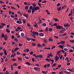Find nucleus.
I'll use <instances>...</instances> for the list:
<instances>
[{
    "mask_svg": "<svg viewBox=\"0 0 74 74\" xmlns=\"http://www.w3.org/2000/svg\"><path fill=\"white\" fill-rule=\"evenodd\" d=\"M28 12H29V14H30L31 13V12H32V10L29 9V10H27Z\"/></svg>",
    "mask_w": 74,
    "mask_h": 74,
    "instance_id": "obj_24",
    "label": "nucleus"
},
{
    "mask_svg": "<svg viewBox=\"0 0 74 74\" xmlns=\"http://www.w3.org/2000/svg\"><path fill=\"white\" fill-rule=\"evenodd\" d=\"M56 65V63H55L54 64H53L52 66V67H54V66H55Z\"/></svg>",
    "mask_w": 74,
    "mask_h": 74,
    "instance_id": "obj_43",
    "label": "nucleus"
},
{
    "mask_svg": "<svg viewBox=\"0 0 74 74\" xmlns=\"http://www.w3.org/2000/svg\"><path fill=\"white\" fill-rule=\"evenodd\" d=\"M31 36H33V37L34 38H36V36H35V35H34L31 34Z\"/></svg>",
    "mask_w": 74,
    "mask_h": 74,
    "instance_id": "obj_52",
    "label": "nucleus"
},
{
    "mask_svg": "<svg viewBox=\"0 0 74 74\" xmlns=\"http://www.w3.org/2000/svg\"><path fill=\"white\" fill-rule=\"evenodd\" d=\"M39 35L40 37H42L44 36V34L42 33H40L39 34Z\"/></svg>",
    "mask_w": 74,
    "mask_h": 74,
    "instance_id": "obj_6",
    "label": "nucleus"
},
{
    "mask_svg": "<svg viewBox=\"0 0 74 74\" xmlns=\"http://www.w3.org/2000/svg\"><path fill=\"white\" fill-rule=\"evenodd\" d=\"M53 25L55 26H56V29H63V27L59 25H58V24L57 23H54Z\"/></svg>",
    "mask_w": 74,
    "mask_h": 74,
    "instance_id": "obj_1",
    "label": "nucleus"
},
{
    "mask_svg": "<svg viewBox=\"0 0 74 74\" xmlns=\"http://www.w3.org/2000/svg\"><path fill=\"white\" fill-rule=\"evenodd\" d=\"M4 54H5V55L7 56V51H4Z\"/></svg>",
    "mask_w": 74,
    "mask_h": 74,
    "instance_id": "obj_40",
    "label": "nucleus"
},
{
    "mask_svg": "<svg viewBox=\"0 0 74 74\" xmlns=\"http://www.w3.org/2000/svg\"><path fill=\"white\" fill-rule=\"evenodd\" d=\"M60 3H58L57 5V7H59V6H60Z\"/></svg>",
    "mask_w": 74,
    "mask_h": 74,
    "instance_id": "obj_48",
    "label": "nucleus"
},
{
    "mask_svg": "<svg viewBox=\"0 0 74 74\" xmlns=\"http://www.w3.org/2000/svg\"><path fill=\"white\" fill-rule=\"evenodd\" d=\"M14 40L16 42H18V39H17V38H15L14 39Z\"/></svg>",
    "mask_w": 74,
    "mask_h": 74,
    "instance_id": "obj_29",
    "label": "nucleus"
},
{
    "mask_svg": "<svg viewBox=\"0 0 74 74\" xmlns=\"http://www.w3.org/2000/svg\"><path fill=\"white\" fill-rule=\"evenodd\" d=\"M23 22L24 23H26V20H25V19H23Z\"/></svg>",
    "mask_w": 74,
    "mask_h": 74,
    "instance_id": "obj_47",
    "label": "nucleus"
},
{
    "mask_svg": "<svg viewBox=\"0 0 74 74\" xmlns=\"http://www.w3.org/2000/svg\"><path fill=\"white\" fill-rule=\"evenodd\" d=\"M45 60L47 62H51V59H48V58H46Z\"/></svg>",
    "mask_w": 74,
    "mask_h": 74,
    "instance_id": "obj_12",
    "label": "nucleus"
},
{
    "mask_svg": "<svg viewBox=\"0 0 74 74\" xmlns=\"http://www.w3.org/2000/svg\"><path fill=\"white\" fill-rule=\"evenodd\" d=\"M67 70H69V71H70L71 72H73L74 71L72 70L71 69H67Z\"/></svg>",
    "mask_w": 74,
    "mask_h": 74,
    "instance_id": "obj_25",
    "label": "nucleus"
},
{
    "mask_svg": "<svg viewBox=\"0 0 74 74\" xmlns=\"http://www.w3.org/2000/svg\"><path fill=\"white\" fill-rule=\"evenodd\" d=\"M16 53L17 55H22V54L21 53H20V52H18V51Z\"/></svg>",
    "mask_w": 74,
    "mask_h": 74,
    "instance_id": "obj_19",
    "label": "nucleus"
},
{
    "mask_svg": "<svg viewBox=\"0 0 74 74\" xmlns=\"http://www.w3.org/2000/svg\"><path fill=\"white\" fill-rule=\"evenodd\" d=\"M14 35H12V37H11V38L12 39H14Z\"/></svg>",
    "mask_w": 74,
    "mask_h": 74,
    "instance_id": "obj_62",
    "label": "nucleus"
},
{
    "mask_svg": "<svg viewBox=\"0 0 74 74\" xmlns=\"http://www.w3.org/2000/svg\"><path fill=\"white\" fill-rule=\"evenodd\" d=\"M53 19L54 20H55V21L56 22H58V21H59V20L58 18H53Z\"/></svg>",
    "mask_w": 74,
    "mask_h": 74,
    "instance_id": "obj_13",
    "label": "nucleus"
},
{
    "mask_svg": "<svg viewBox=\"0 0 74 74\" xmlns=\"http://www.w3.org/2000/svg\"><path fill=\"white\" fill-rule=\"evenodd\" d=\"M59 57H57V58L56 59L55 62H58V60H59Z\"/></svg>",
    "mask_w": 74,
    "mask_h": 74,
    "instance_id": "obj_27",
    "label": "nucleus"
},
{
    "mask_svg": "<svg viewBox=\"0 0 74 74\" xmlns=\"http://www.w3.org/2000/svg\"><path fill=\"white\" fill-rule=\"evenodd\" d=\"M18 13V14H20V16H22V13H21V12H19L18 11H17Z\"/></svg>",
    "mask_w": 74,
    "mask_h": 74,
    "instance_id": "obj_21",
    "label": "nucleus"
},
{
    "mask_svg": "<svg viewBox=\"0 0 74 74\" xmlns=\"http://www.w3.org/2000/svg\"><path fill=\"white\" fill-rule=\"evenodd\" d=\"M18 59L19 60H20V61H22V58L20 57H18Z\"/></svg>",
    "mask_w": 74,
    "mask_h": 74,
    "instance_id": "obj_41",
    "label": "nucleus"
},
{
    "mask_svg": "<svg viewBox=\"0 0 74 74\" xmlns=\"http://www.w3.org/2000/svg\"><path fill=\"white\" fill-rule=\"evenodd\" d=\"M12 60L14 62H15V61H16V59H12Z\"/></svg>",
    "mask_w": 74,
    "mask_h": 74,
    "instance_id": "obj_55",
    "label": "nucleus"
},
{
    "mask_svg": "<svg viewBox=\"0 0 74 74\" xmlns=\"http://www.w3.org/2000/svg\"><path fill=\"white\" fill-rule=\"evenodd\" d=\"M7 16L5 14L4 15H3V17L5 18L6 17H7Z\"/></svg>",
    "mask_w": 74,
    "mask_h": 74,
    "instance_id": "obj_56",
    "label": "nucleus"
},
{
    "mask_svg": "<svg viewBox=\"0 0 74 74\" xmlns=\"http://www.w3.org/2000/svg\"><path fill=\"white\" fill-rule=\"evenodd\" d=\"M4 27V26L3 25H0V28L1 29H3Z\"/></svg>",
    "mask_w": 74,
    "mask_h": 74,
    "instance_id": "obj_22",
    "label": "nucleus"
},
{
    "mask_svg": "<svg viewBox=\"0 0 74 74\" xmlns=\"http://www.w3.org/2000/svg\"><path fill=\"white\" fill-rule=\"evenodd\" d=\"M62 7H58L57 8V9L59 11H61V10H62Z\"/></svg>",
    "mask_w": 74,
    "mask_h": 74,
    "instance_id": "obj_14",
    "label": "nucleus"
},
{
    "mask_svg": "<svg viewBox=\"0 0 74 74\" xmlns=\"http://www.w3.org/2000/svg\"><path fill=\"white\" fill-rule=\"evenodd\" d=\"M49 40L50 41H52L53 39L51 38H49Z\"/></svg>",
    "mask_w": 74,
    "mask_h": 74,
    "instance_id": "obj_26",
    "label": "nucleus"
},
{
    "mask_svg": "<svg viewBox=\"0 0 74 74\" xmlns=\"http://www.w3.org/2000/svg\"><path fill=\"white\" fill-rule=\"evenodd\" d=\"M56 47V46H54L53 47L51 48V49H54V48H55Z\"/></svg>",
    "mask_w": 74,
    "mask_h": 74,
    "instance_id": "obj_61",
    "label": "nucleus"
},
{
    "mask_svg": "<svg viewBox=\"0 0 74 74\" xmlns=\"http://www.w3.org/2000/svg\"><path fill=\"white\" fill-rule=\"evenodd\" d=\"M32 34L34 35H37V36H38V33L37 32H35L34 31L32 32Z\"/></svg>",
    "mask_w": 74,
    "mask_h": 74,
    "instance_id": "obj_3",
    "label": "nucleus"
},
{
    "mask_svg": "<svg viewBox=\"0 0 74 74\" xmlns=\"http://www.w3.org/2000/svg\"><path fill=\"white\" fill-rule=\"evenodd\" d=\"M27 40H28V41H30V40H31L32 38H29V37H27V38H26Z\"/></svg>",
    "mask_w": 74,
    "mask_h": 74,
    "instance_id": "obj_8",
    "label": "nucleus"
},
{
    "mask_svg": "<svg viewBox=\"0 0 74 74\" xmlns=\"http://www.w3.org/2000/svg\"><path fill=\"white\" fill-rule=\"evenodd\" d=\"M52 30H53V29L50 28L49 29V32H51Z\"/></svg>",
    "mask_w": 74,
    "mask_h": 74,
    "instance_id": "obj_34",
    "label": "nucleus"
},
{
    "mask_svg": "<svg viewBox=\"0 0 74 74\" xmlns=\"http://www.w3.org/2000/svg\"><path fill=\"white\" fill-rule=\"evenodd\" d=\"M34 69L35 70H36V71H40V68L37 67H34Z\"/></svg>",
    "mask_w": 74,
    "mask_h": 74,
    "instance_id": "obj_2",
    "label": "nucleus"
},
{
    "mask_svg": "<svg viewBox=\"0 0 74 74\" xmlns=\"http://www.w3.org/2000/svg\"><path fill=\"white\" fill-rule=\"evenodd\" d=\"M58 47H60V48H61L62 49H63V46L62 45L59 46Z\"/></svg>",
    "mask_w": 74,
    "mask_h": 74,
    "instance_id": "obj_38",
    "label": "nucleus"
},
{
    "mask_svg": "<svg viewBox=\"0 0 74 74\" xmlns=\"http://www.w3.org/2000/svg\"><path fill=\"white\" fill-rule=\"evenodd\" d=\"M21 36L23 38H24L25 37V36H24V34L23 33H22L21 34Z\"/></svg>",
    "mask_w": 74,
    "mask_h": 74,
    "instance_id": "obj_11",
    "label": "nucleus"
},
{
    "mask_svg": "<svg viewBox=\"0 0 74 74\" xmlns=\"http://www.w3.org/2000/svg\"><path fill=\"white\" fill-rule=\"evenodd\" d=\"M1 25H3V26H5V23H1Z\"/></svg>",
    "mask_w": 74,
    "mask_h": 74,
    "instance_id": "obj_59",
    "label": "nucleus"
},
{
    "mask_svg": "<svg viewBox=\"0 0 74 74\" xmlns=\"http://www.w3.org/2000/svg\"><path fill=\"white\" fill-rule=\"evenodd\" d=\"M27 26L28 27H30V25L29 23H27Z\"/></svg>",
    "mask_w": 74,
    "mask_h": 74,
    "instance_id": "obj_58",
    "label": "nucleus"
},
{
    "mask_svg": "<svg viewBox=\"0 0 74 74\" xmlns=\"http://www.w3.org/2000/svg\"><path fill=\"white\" fill-rule=\"evenodd\" d=\"M16 56V53H14V54H13L11 56V58H12V57H15V56Z\"/></svg>",
    "mask_w": 74,
    "mask_h": 74,
    "instance_id": "obj_9",
    "label": "nucleus"
},
{
    "mask_svg": "<svg viewBox=\"0 0 74 74\" xmlns=\"http://www.w3.org/2000/svg\"><path fill=\"white\" fill-rule=\"evenodd\" d=\"M61 43L62 44H64V43H65V41H61Z\"/></svg>",
    "mask_w": 74,
    "mask_h": 74,
    "instance_id": "obj_30",
    "label": "nucleus"
},
{
    "mask_svg": "<svg viewBox=\"0 0 74 74\" xmlns=\"http://www.w3.org/2000/svg\"><path fill=\"white\" fill-rule=\"evenodd\" d=\"M23 45V44H21V43H19L18 46L19 47H22Z\"/></svg>",
    "mask_w": 74,
    "mask_h": 74,
    "instance_id": "obj_31",
    "label": "nucleus"
},
{
    "mask_svg": "<svg viewBox=\"0 0 74 74\" xmlns=\"http://www.w3.org/2000/svg\"><path fill=\"white\" fill-rule=\"evenodd\" d=\"M69 52H73V50L72 49H71L69 51Z\"/></svg>",
    "mask_w": 74,
    "mask_h": 74,
    "instance_id": "obj_37",
    "label": "nucleus"
},
{
    "mask_svg": "<svg viewBox=\"0 0 74 74\" xmlns=\"http://www.w3.org/2000/svg\"><path fill=\"white\" fill-rule=\"evenodd\" d=\"M34 11H35V10L34 9L32 10V14H34Z\"/></svg>",
    "mask_w": 74,
    "mask_h": 74,
    "instance_id": "obj_49",
    "label": "nucleus"
},
{
    "mask_svg": "<svg viewBox=\"0 0 74 74\" xmlns=\"http://www.w3.org/2000/svg\"><path fill=\"white\" fill-rule=\"evenodd\" d=\"M23 16H25L26 18H28V17H29V15L27 14H23Z\"/></svg>",
    "mask_w": 74,
    "mask_h": 74,
    "instance_id": "obj_7",
    "label": "nucleus"
},
{
    "mask_svg": "<svg viewBox=\"0 0 74 74\" xmlns=\"http://www.w3.org/2000/svg\"><path fill=\"white\" fill-rule=\"evenodd\" d=\"M33 7L32 6H29V10H33Z\"/></svg>",
    "mask_w": 74,
    "mask_h": 74,
    "instance_id": "obj_23",
    "label": "nucleus"
},
{
    "mask_svg": "<svg viewBox=\"0 0 74 74\" xmlns=\"http://www.w3.org/2000/svg\"><path fill=\"white\" fill-rule=\"evenodd\" d=\"M40 9V7H38V6H37L35 7V8L34 9V10L35 11H37V10H38Z\"/></svg>",
    "mask_w": 74,
    "mask_h": 74,
    "instance_id": "obj_4",
    "label": "nucleus"
},
{
    "mask_svg": "<svg viewBox=\"0 0 74 74\" xmlns=\"http://www.w3.org/2000/svg\"><path fill=\"white\" fill-rule=\"evenodd\" d=\"M6 32L7 33H9L10 32V29H8V28H7L6 29H5Z\"/></svg>",
    "mask_w": 74,
    "mask_h": 74,
    "instance_id": "obj_10",
    "label": "nucleus"
},
{
    "mask_svg": "<svg viewBox=\"0 0 74 74\" xmlns=\"http://www.w3.org/2000/svg\"><path fill=\"white\" fill-rule=\"evenodd\" d=\"M11 70H14V68H13V66H12V65H11Z\"/></svg>",
    "mask_w": 74,
    "mask_h": 74,
    "instance_id": "obj_44",
    "label": "nucleus"
},
{
    "mask_svg": "<svg viewBox=\"0 0 74 74\" xmlns=\"http://www.w3.org/2000/svg\"><path fill=\"white\" fill-rule=\"evenodd\" d=\"M70 42H73L74 43V40H70L69 41Z\"/></svg>",
    "mask_w": 74,
    "mask_h": 74,
    "instance_id": "obj_63",
    "label": "nucleus"
},
{
    "mask_svg": "<svg viewBox=\"0 0 74 74\" xmlns=\"http://www.w3.org/2000/svg\"><path fill=\"white\" fill-rule=\"evenodd\" d=\"M25 64H27V65H30V64H31V63H29V62H27Z\"/></svg>",
    "mask_w": 74,
    "mask_h": 74,
    "instance_id": "obj_32",
    "label": "nucleus"
},
{
    "mask_svg": "<svg viewBox=\"0 0 74 74\" xmlns=\"http://www.w3.org/2000/svg\"><path fill=\"white\" fill-rule=\"evenodd\" d=\"M16 23H18L19 24H22V22L21 21H17Z\"/></svg>",
    "mask_w": 74,
    "mask_h": 74,
    "instance_id": "obj_5",
    "label": "nucleus"
},
{
    "mask_svg": "<svg viewBox=\"0 0 74 74\" xmlns=\"http://www.w3.org/2000/svg\"><path fill=\"white\" fill-rule=\"evenodd\" d=\"M32 5L33 7H36V5L35 4V3H33Z\"/></svg>",
    "mask_w": 74,
    "mask_h": 74,
    "instance_id": "obj_39",
    "label": "nucleus"
},
{
    "mask_svg": "<svg viewBox=\"0 0 74 74\" xmlns=\"http://www.w3.org/2000/svg\"><path fill=\"white\" fill-rule=\"evenodd\" d=\"M45 32H48V27H47L45 29Z\"/></svg>",
    "mask_w": 74,
    "mask_h": 74,
    "instance_id": "obj_46",
    "label": "nucleus"
},
{
    "mask_svg": "<svg viewBox=\"0 0 74 74\" xmlns=\"http://www.w3.org/2000/svg\"><path fill=\"white\" fill-rule=\"evenodd\" d=\"M60 52H62L63 53H64L65 52V51H64L63 50H62L60 51Z\"/></svg>",
    "mask_w": 74,
    "mask_h": 74,
    "instance_id": "obj_60",
    "label": "nucleus"
},
{
    "mask_svg": "<svg viewBox=\"0 0 74 74\" xmlns=\"http://www.w3.org/2000/svg\"><path fill=\"white\" fill-rule=\"evenodd\" d=\"M32 41H36V39L32 38Z\"/></svg>",
    "mask_w": 74,
    "mask_h": 74,
    "instance_id": "obj_54",
    "label": "nucleus"
},
{
    "mask_svg": "<svg viewBox=\"0 0 74 74\" xmlns=\"http://www.w3.org/2000/svg\"><path fill=\"white\" fill-rule=\"evenodd\" d=\"M4 33H3L1 35V38H2V37H4Z\"/></svg>",
    "mask_w": 74,
    "mask_h": 74,
    "instance_id": "obj_42",
    "label": "nucleus"
},
{
    "mask_svg": "<svg viewBox=\"0 0 74 74\" xmlns=\"http://www.w3.org/2000/svg\"><path fill=\"white\" fill-rule=\"evenodd\" d=\"M61 52V51H57V52L56 53L57 55H59L60 54V53Z\"/></svg>",
    "mask_w": 74,
    "mask_h": 74,
    "instance_id": "obj_15",
    "label": "nucleus"
},
{
    "mask_svg": "<svg viewBox=\"0 0 74 74\" xmlns=\"http://www.w3.org/2000/svg\"><path fill=\"white\" fill-rule=\"evenodd\" d=\"M4 39L5 40V41H7V40H8V37H4Z\"/></svg>",
    "mask_w": 74,
    "mask_h": 74,
    "instance_id": "obj_18",
    "label": "nucleus"
},
{
    "mask_svg": "<svg viewBox=\"0 0 74 74\" xmlns=\"http://www.w3.org/2000/svg\"><path fill=\"white\" fill-rule=\"evenodd\" d=\"M37 46L38 47H41V45L39 43H38L37 44Z\"/></svg>",
    "mask_w": 74,
    "mask_h": 74,
    "instance_id": "obj_45",
    "label": "nucleus"
},
{
    "mask_svg": "<svg viewBox=\"0 0 74 74\" xmlns=\"http://www.w3.org/2000/svg\"><path fill=\"white\" fill-rule=\"evenodd\" d=\"M13 66H17V63H13Z\"/></svg>",
    "mask_w": 74,
    "mask_h": 74,
    "instance_id": "obj_36",
    "label": "nucleus"
},
{
    "mask_svg": "<svg viewBox=\"0 0 74 74\" xmlns=\"http://www.w3.org/2000/svg\"><path fill=\"white\" fill-rule=\"evenodd\" d=\"M43 41L44 42H45L46 44H47V40H45V39H44L43 40Z\"/></svg>",
    "mask_w": 74,
    "mask_h": 74,
    "instance_id": "obj_20",
    "label": "nucleus"
},
{
    "mask_svg": "<svg viewBox=\"0 0 74 74\" xmlns=\"http://www.w3.org/2000/svg\"><path fill=\"white\" fill-rule=\"evenodd\" d=\"M50 64H47V67H49V66H50Z\"/></svg>",
    "mask_w": 74,
    "mask_h": 74,
    "instance_id": "obj_51",
    "label": "nucleus"
},
{
    "mask_svg": "<svg viewBox=\"0 0 74 74\" xmlns=\"http://www.w3.org/2000/svg\"><path fill=\"white\" fill-rule=\"evenodd\" d=\"M30 55H32L33 53H34V52H33V51L31 52H30Z\"/></svg>",
    "mask_w": 74,
    "mask_h": 74,
    "instance_id": "obj_50",
    "label": "nucleus"
},
{
    "mask_svg": "<svg viewBox=\"0 0 74 74\" xmlns=\"http://www.w3.org/2000/svg\"><path fill=\"white\" fill-rule=\"evenodd\" d=\"M38 22L39 24H41V22H42V21H41V20L39 19V21H38Z\"/></svg>",
    "mask_w": 74,
    "mask_h": 74,
    "instance_id": "obj_17",
    "label": "nucleus"
},
{
    "mask_svg": "<svg viewBox=\"0 0 74 74\" xmlns=\"http://www.w3.org/2000/svg\"><path fill=\"white\" fill-rule=\"evenodd\" d=\"M66 7V6L65 5H64L62 7V9H64V8L65 9Z\"/></svg>",
    "mask_w": 74,
    "mask_h": 74,
    "instance_id": "obj_33",
    "label": "nucleus"
},
{
    "mask_svg": "<svg viewBox=\"0 0 74 74\" xmlns=\"http://www.w3.org/2000/svg\"><path fill=\"white\" fill-rule=\"evenodd\" d=\"M42 25L44 26H47V25H46V23H44L42 24Z\"/></svg>",
    "mask_w": 74,
    "mask_h": 74,
    "instance_id": "obj_57",
    "label": "nucleus"
},
{
    "mask_svg": "<svg viewBox=\"0 0 74 74\" xmlns=\"http://www.w3.org/2000/svg\"><path fill=\"white\" fill-rule=\"evenodd\" d=\"M38 5H39V6L40 7H41V3H38Z\"/></svg>",
    "mask_w": 74,
    "mask_h": 74,
    "instance_id": "obj_53",
    "label": "nucleus"
},
{
    "mask_svg": "<svg viewBox=\"0 0 74 74\" xmlns=\"http://www.w3.org/2000/svg\"><path fill=\"white\" fill-rule=\"evenodd\" d=\"M34 26L35 27H38V25H37L34 24Z\"/></svg>",
    "mask_w": 74,
    "mask_h": 74,
    "instance_id": "obj_35",
    "label": "nucleus"
},
{
    "mask_svg": "<svg viewBox=\"0 0 74 74\" xmlns=\"http://www.w3.org/2000/svg\"><path fill=\"white\" fill-rule=\"evenodd\" d=\"M6 58V56H3V59H5V58Z\"/></svg>",
    "mask_w": 74,
    "mask_h": 74,
    "instance_id": "obj_64",
    "label": "nucleus"
},
{
    "mask_svg": "<svg viewBox=\"0 0 74 74\" xmlns=\"http://www.w3.org/2000/svg\"><path fill=\"white\" fill-rule=\"evenodd\" d=\"M32 45H33V46H36V43L33 42L32 43Z\"/></svg>",
    "mask_w": 74,
    "mask_h": 74,
    "instance_id": "obj_28",
    "label": "nucleus"
},
{
    "mask_svg": "<svg viewBox=\"0 0 74 74\" xmlns=\"http://www.w3.org/2000/svg\"><path fill=\"white\" fill-rule=\"evenodd\" d=\"M42 57H43V56H42V55H40L39 56V58H40V59L42 58Z\"/></svg>",
    "mask_w": 74,
    "mask_h": 74,
    "instance_id": "obj_16",
    "label": "nucleus"
}]
</instances>
